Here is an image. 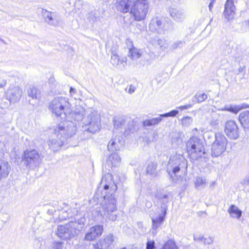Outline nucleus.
<instances>
[{"label":"nucleus","mask_w":249,"mask_h":249,"mask_svg":"<svg viewBox=\"0 0 249 249\" xmlns=\"http://www.w3.org/2000/svg\"><path fill=\"white\" fill-rule=\"evenodd\" d=\"M196 94L192 98V101L193 105L197 103V99Z\"/></svg>","instance_id":"nucleus-55"},{"label":"nucleus","mask_w":249,"mask_h":249,"mask_svg":"<svg viewBox=\"0 0 249 249\" xmlns=\"http://www.w3.org/2000/svg\"><path fill=\"white\" fill-rule=\"evenodd\" d=\"M161 249H178V247L174 240L169 239L164 243Z\"/></svg>","instance_id":"nucleus-34"},{"label":"nucleus","mask_w":249,"mask_h":249,"mask_svg":"<svg viewBox=\"0 0 249 249\" xmlns=\"http://www.w3.org/2000/svg\"><path fill=\"white\" fill-rule=\"evenodd\" d=\"M238 121L244 129H249V110L241 112L238 116Z\"/></svg>","instance_id":"nucleus-24"},{"label":"nucleus","mask_w":249,"mask_h":249,"mask_svg":"<svg viewBox=\"0 0 249 249\" xmlns=\"http://www.w3.org/2000/svg\"><path fill=\"white\" fill-rule=\"evenodd\" d=\"M101 14L100 11L94 8L90 9L86 15L87 20L91 24H93L100 20Z\"/></svg>","instance_id":"nucleus-21"},{"label":"nucleus","mask_w":249,"mask_h":249,"mask_svg":"<svg viewBox=\"0 0 249 249\" xmlns=\"http://www.w3.org/2000/svg\"><path fill=\"white\" fill-rule=\"evenodd\" d=\"M217 136V133H215L213 131H208L205 132L203 134V138L206 142H207L212 145L215 140V137Z\"/></svg>","instance_id":"nucleus-33"},{"label":"nucleus","mask_w":249,"mask_h":249,"mask_svg":"<svg viewBox=\"0 0 249 249\" xmlns=\"http://www.w3.org/2000/svg\"><path fill=\"white\" fill-rule=\"evenodd\" d=\"M10 169V166L7 161L0 160V180L7 178Z\"/></svg>","instance_id":"nucleus-25"},{"label":"nucleus","mask_w":249,"mask_h":249,"mask_svg":"<svg viewBox=\"0 0 249 249\" xmlns=\"http://www.w3.org/2000/svg\"><path fill=\"white\" fill-rule=\"evenodd\" d=\"M27 94L29 97L33 99H39L41 96V91L36 87L30 85L27 89Z\"/></svg>","instance_id":"nucleus-26"},{"label":"nucleus","mask_w":249,"mask_h":249,"mask_svg":"<svg viewBox=\"0 0 249 249\" xmlns=\"http://www.w3.org/2000/svg\"><path fill=\"white\" fill-rule=\"evenodd\" d=\"M245 69H246V67L245 66H243V67H240L239 69H238V72H243L245 71Z\"/></svg>","instance_id":"nucleus-59"},{"label":"nucleus","mask_w":249,"mask_h":249,"mask_svg":"<svg viewBox=\"0 0 249 249\" xmlns=\"http://www.w3.org/2000/svg\"><path fill=\"white\" fill-rule=\"evenodd\" d=\"M178 110L176 108L175 109L172 110L168 112H166L164 114H161V115L163 118L169 117H174L177 116V115L178 114Z\"/></svg>","instance_id":"nucleus-40"},{"label":"nucleus","mask_w":249,"mask_h":249,"mask_svg":"<svg viewBox=\"0 0 249 249\" xmlns=\"http://www.w3.org/2000/svg\"><path fill=\"white\" fill-rule=\"evenodd\" d=\"M162 213L160 214L156 218H152V221H154L157 223H159L160 225L163 224V222L164 220V217L166 213H163V210L161 209Z\"/></svg>","instance_id":"nucleus-36"},{"label":"nucleus","mask_w":249,"mask_h":249,"mask_svg":"<svg viewBox=\"0 0 249 249\" xmlns=\"http://www.w3.org/2000/svg\"><path fill=\"white\" fill-rule=\"evenodd\" d=\"M136 89V87L132 85H130L128 87H127L125 89L126 91L130 94L133 93Z\"/></svg>","instance_id":"nucleus-51"},{"label":"nucleus","mask_w":249,"mask_h":249,"mask_svg":"<svg viewBox=\"0 0 249 249\" xmlns=\"http://www.w3.org/2000/svg\"><path fill=\"white\" fill-rule=\"evenodd\" d=\"M152 23L156 24L159 29H161L162 28V21L161 19L156 18V19H153Z\"/></svg>","instance_id":"nucleus-46"},{"label":"nucleus","mask_w":249,"mask_h":249,"mask_svg":"<svg viewBox=\"0 0 249 249\" xmlns=\"http://www.w3.org/2000/svg\"><path fill=\"white\" fill-rule=\"evenodd\" d=\"M6 84V81L4 79H0V88L4 87Z\"/></svg>","instance_id":"nucleus-56"},{"label":"nucleus","mask_w":249,"mask_h":249,"mask_svg":"<svg viewBox=\"0 0 249 249\" xmlns=\"http://www.w3.org/2000/svg\"><path fill=\"white\" fill-rule=\"evenodd\" d=\"M76 91V89L72 88V87H70V92L71 94L72 93H74Z\"/></svg>","instance_id":"nucleus-60"},{"label":"nucleus","mask_w":249,"mask_h":249,"mask_svg":"<svg viewBox=\"0 0 249 249\" xmlns=\"http://www.w3.org/2000/svg\"><path fill=\"white\" fill-rule=\"evenodd\" d=\"M0 40L2 43H3L4 44H6L5 41L3 39H1V38H0Z\"/></svg>","instance_id":"nucleus-63"},{"label":"nucleus","mask_w":249,"mask_h":249,"mask_svg":"<svg viewBox=\"0 0 249 249\" xmlns=\"http://www.w3.org/2000/svg\"><path fill=\"white\" fill-rule=\"evenodd\" d=\"M71 104L68 98L62 96L57 97L50 103L49 108L52 110L54 119L59 124L68 126L69 123L76 125L83 119L84 109L79 107L73 111L71 110Z\"/></svg>","instance_id":"nucleus-2"},{"label":"nucleus","mask_w":249,"mask_h":249,"mask_svg":"<svg viewBox=\"0 0 249 249\" xmlns=\"http://www.w3.org/2000/svg\"><path fill=\"white\" fill-rule=\"evenodd\" d=\"M213 237H209L208 238L204 237L203 244L204 245H211L213 243Z\"/></svg>","instance_id":"nucleus-50"},{"label":"nucleus","mask_w":249,"mask_h":249,"mask_svg":"<svg viewBox=\"0 0 249 249\" xmlns=\"http://www.w3.org/2000/svg\"><path fill=\"white\" fill-rule=\"evenodd\" d=\"M145 249H157L155 241L147 239V242L146 243Z\"/></svg>","instance_id":"nucleus-43"},{"label":"nucleus","mask_w":249,"mask_h":249,"mask_svg":"<svg viewBox=\"0 0 249 249\" xmlns=\"http://www.w3.org/2000/svg\"><path fill=\"white\" fill-rule=\"evenodd\" d=\"M169 12L171 17L177 22H182L185 18L184 12L180 9L170 8Z\"/></svg>","instance_id":"nucleus-22"},{"label":"nucleus","mask_w":249,"mask_h":249,"mask_svg":"<svg viewBox=\"0 0 249 249\" xmlns=\"http://www.w3.org/2000/svg\"><path fill=\"white\" fill-rule=\"evenodd\" d=\"M247 23H248V25L249 27V19L247 21Z\"/></svg>","instance_id":"nucleus-64"},{"label":"nucleus","mask_w":249,"mask_h":249,"mask_svg":"<svg viewBox=\"0 0 249 249\" xmlns=\"http://www.w3.org/2000/svg\"><path fill=\"white\" fill-rule=\"evenodd\" d=\"M113 122L114 126L116 129L122 127L125 123V120L123 118L114 119Z\"/></svg>","instance_id":"nucleus-35"},{"label":"nucleus","mask_w":249,"mask_h":249,"mask_svg":"<svg viewBox=\"0 0 249 249\" xmlns=\"http://www.w3.org/2000/svg\"><path fill=\"white\" fill-rule=\"evenodd\" d=\"M100 241L105 249H111L114 246V237L112 234H109Z\"/></svg>","instance_id":"nucleus-28"},{"label":"nucleus","mask_w":249,"mask_h":249,"mask_svg":"<svg viewBox=\"0 0 249 249\" xmlns=\"http://www.w3.org/2000/svg\"><path fill=\"white\" fill-rule=\"evenodd\" d=\"M41 161L39 154L35 149H27L21 156V163L28 169H35L39 165Z\"/></svg>","instance_id":"nucleus-7"},{"label":"nucleus","mask_w":249,"mask_h":249,"mask_svg":"<svg viewBox=\"0 0 249 249\" xmlns=\"http://www.w3.org/2000/svg\"><path fill=\"white\" fill-rule=\"evenodd\" d=\"M157 165L158 164L155 162H150L147 165L144 173L150 178L155 177L157 175Z\"/></svg>","instance_id":"nucleus-27"},{"label":"nucleus","mask_w":249,"mask_h":249,"mask_svg":"<svg viewBox=\"0 0 249 249\" xmlns=\"http://www.w3.org/2000/svg\"><path fill=\"white\" fill-rule=\"evenodd\" d=\"M234 0H227L224 5L223 14L228 22H231L235 15L236 8L234 4Z\"/></svg>","instance_id":"nucleus-13"},{"label":"nucleus","mask_w":249,"mask_h":249,"mask_svg":"<svg viewBox=\"0 0 249 249\" xmlns=\"http://www.w3.org/2000/svg\"><path fill=\"white\" fill-rule=\"evenodd\" d=\"M197 99V103H201L208 98V96L205 93H201V94H196Z\"/></svg>","instance_id":"nucleus-44"},{"label":"nucleus","mask_w":249,"mask_h":249,"mask_svg":"<svg viewBox=\"0 0 249 249\" xmlns=\"http://www.w3.org/2000/svg\"><path fill=\"white\" fill-rule=\"evenodd\" d=\"M188 157L192 162L205 159L207 156L203 141L196 136H192L186 142Z\"/></svg>","instance_id":"nucleus-5"},{"label":"nucleus","mask_w":249,"mask_h":249,"mask_svg":"<svg viewBox=\"0 0 249 249\" xmlns=\"http://www.w3.org/2000/svg\"><path fill=\"white\" fill-rule=\"evenodd\" d=\"M117 188V186L114 182L111 175L108 174L102 178L95 195L97 199H103L101 204L104 213L99 211V214L101 216L107 215L109 220L112 221H115L117 217V214L113 213L117 210L114 191L116 190Z\"/></svg>","instance_id":"nucleus-1"},{"label":"nucleus","mask_w":249,"mask_h":249,"mask_svg":"<svg viewBox=\"0 0 249 249\" xmlns=\"http://www.w3.org/2000/svg\"><path fill=\"white\" fill-rule=\"evenodd\" d=\"M185 42L181 40H178L173 43L170 46L171 49L176 50L183 47Z\"/></svg>","instance_id":"nucleus-39"},{"label":"nucleus","mask_w":249,"mask_h":249,"mask_svg":"<svg viewBox=\"0 0 249 249\" xmlns=\"http://www.w3.org/2000/svg\"><path fill=\"white\" fill-rule=\"evenodd\" d=\"M138 127L136 125L135 122L130 120L127 122V126L124 129V132L125 136L129 135L130 133H133L137 130Z\"/></svg>","instance_id":"nucleus-30"},{"label":"nucleus","mask_w":249,"mask_h":249,"mask_svg":"<svg viewBox=\"0 0 249 249\" xmlns=\"http://www.w3.org/2000/svg\"><path fill=\"white\" fill-rule=\"evenodd\" d=\"M193 107V104H188L185 105H183L184 110L188 109Z\"/></svg>","instance_id":"nucleus-57"},{"label":"nucleus","mask_w":249,"mask_h":249,"mask_svg":"<svg viewBox=\"0 0 249 249\" xmlns=\"http://www.w3.org/2000/svg\"><path fill=\"white\" fill-rule=\"evenodd\" d=\"M206 181L205 178L201 177H197L195 181V184L196 187H203L206 184Z\"/></svg>","instance_id":"nucleus-37"},{"label":"nucleus","mask_w":249,"mask_h":249,"mask_svg":"<svg viewBox=\"0 0 249 249\" xmlns=\"http://www.w3.org/2000/svg\"><path fill=\"white\" fill-rule=\"evenodd\" d=\"M138 226L139 228H140L141 227H142L143 225L142 222H140L138 223Z\"/></svg>","instance_id":"nucleus-62"},{"label":"nucleus","mask_w":249,"mask_h":249,"mask_svg":"<svg viewBox=\"0 0 249 249\" xmlns=\"http://www.w3.org/2000/svg\"><path fill=\"white\" fill-rule=\"evenodd\" d=\"M135 0H120L117 4V8L118 11L124 13L130 11L133 7Z\"/></svg>","instance_id":"nucleus-19"},{"label":"nucleus","mask_w":249,"mask_h":249,"mask_svg":"<svg viewBox=\"0 0 249 249\" xmlns=\"http://www.w3.org/2000/svg\"><path fill=\"white\" fill-rule=\"evenodd\" d=\"M224 132L231 139L236 140L239 136V127L235 121L229 120L225 124Z\"/></svg>","instance_id":"nucleus-11"},{"label":"nucleus","mask_w":249,"mask_h":249,"mask_svg":"<svg viewBox=\"0 0 249 249\" xmlns=\"http://www.w3.org/2000/svg\"><path fill=\"white\" fill-rule=\"evenodd\" d=\"M128 42L131 44L132 47L129 49V53L128 56L130 57L132 59H137L140 57L141 54L139 53V51L137 49L135 48L133 44L132 41L130 39L128 38L126 40Z\"/></svg>","instance_id":"nucleus-32"},{"label":"nucleus","mask_w":249,"mask_h":249,"mask_svg":"<svg viewBox=\"0 0 249 249\" xmlns=\"http://www.w3.org/2000/svg\"><path fill=\"white\" fill-rule=\"evenodd\" d=\"M228 143V139L223 134L217 133L211 148L212 157L216 158L221 156L226 150Z\"/></svg>","instance_id":"nucleus-10"},{"label":"nucleus","mask_w":249,"mask_h":249,"mask_svg":"<svg viewBox=\"0 0 249 249\" xmlns=\"http://www.w3.org/2000/svg\"><path fill=\"white\" fill-rule=\"evenodd\" d=\"M64 243L60 241H54L52 244L53 249H63Z\"/></svg>","instance_id":"nucleus-42"},{"label":"nucleus","mask_w":249,"mask_h":249,"mask_svg":"<svg viewBox=\"0 0 249 249\" xmlns=\"http://www.w3.org/2000/svg\"><path fill=\"white\" fill-rule=\"evenodd\" d=\"M155 196L161 203V209L163 210V213H166L169 199L168 194L163 189L160 188L157 190Z\"/></svg>","instance_id":"nucleus-14"},{"label":"nucleus","mask_w":249,"mask_h":249,"mask_svg":"<svg viewBox=\"0 0 249 249\" xmlns=\"http://www.w3.org/2000/svg\"><path fill=\"white\" fill-rule=\"evenodd\" d=\"M126 57L120 58L118 54H111L110 63L115 68L120 70L124 69L127 64Z\"/></svg>","instance_id":"nucleus-18"},{"label":"nucleus","mask_w":249,"mask_h":249,"mask_svg":"<svg viewBox=\"0 0 249 249\" xmlns=\"http://www.w3.org/2000/svg\"><path fill=\"white\" fill-rule=\"evenodd\" d=\"M192 122L193 119L189 116L184 117L181 119V124L184 126H189Z\"/></svg>","instance_id":"nucleus-38"},{"label":"nucleus","mask_w":249,"mask_h":249,"mask_svg":"<svg viewBox=\"0 0 249 249\" xmlns=\"http://www.w3.org/2000/svg\"><path fill=\"white\" fill-rule=\"evenodd\" d=\"M66 206L68 207V205L66 203H62V206H58L57 210L58 211H61L62 212L63 211H65L64 209V208Z\"/></svg>","instance_id":"nucleus-54"},{"label":"nucleus","mask_w":249,"mask_h":249,"mask_svg":"<svg viewBox=\"0 0 249 249\" xmlns=\"http://www.w3.org/2000/svg\"><path fill=\"white\" fill-rule=\"evenodd\" d=\"M84 216L76 215L71 220L64 225H58L56 234L64 240L70 239L79 234L85 225Z\"/></svg>","instance_id":"nucleus-4"},{"label":"nucleus","mask_w":249,"mask_h":249,"mask_svg":"<svg viewBox=\"0 0 249 249\" xmlns=\"http://www.w3.org/2000/svg\"><path fill=\"white\" fill-rule=\"evenodd\" d=\"M68 126L59 124L58 127L54 129V135L50 139L48 145L50 149L54 152L57 151L64 144L66 140L75 134L77 127L72 123Z\"/></svg>","instance_id":"nucleus-3"},{"label":"nucleus","mask_w":249,"mask_h":249,"mask_svg":"<svg viewBox=\"0 0 249 249\" xmlns=\"http://www.w3.org/2000/svg\"><path fill=\"white\" fill-rule=\"evenodd\" d=\"M56 211V209L54 206L53 205V207L51 208H49L47 210V213L50 215H52L53 214L54 212H55Z\"/></svg>","instance_id":"nucleus-53"},{"label":"nucleus","mask_w":249,"mask_h":249,"mask_svg":"<svg viewBox=\"0 0 249 249\" xmlns=\"http://www.w3.org/2000/svg\"><path fill=\"white\" fill-rule=\"evenodd\" d=\"M152 233L153 235H155L157 233V229L160 227L161 225L155 222L154 221H152Z\"/></svg>","instance_id":"nucleus-47"},{"label":"nucleus","mask_w":249,"mask_h":249,"mask_svg":"<svg viewBox=\"0 0 249 249\" xmlns=\"http://www.w3.org/2000/svg\"><path fill=\"white\" fill-rule=\"evenodd\" d=\"M153 44H157L159 45L160 48L162 49H165L166 48L165 42L164 39H159L158 37H156L153 39Z\"/></svg>","instance_id":"nucleus-41"},{"label":"nucleus","mask_w":249,"mask_h":249,"mask_svg":"<svg viewBox=\"0 0 249 249\" xmlns=\"http://www.w3.org/2000/svg\"><path fill=\"white\" fill-rule=\"evenodd\" d=\"M110 154L107 159L106 164L108 167H116L121 161V158L116 151H111Z\"/></svg>","instance_id":"nucleus-23"},{"label":"nucleus","mask_w":249,"mask_h":249,"mask_svg":"<svg viewBox=\"0 0 249 249\" xmlns=\"http://www.w3.org/2000/svg\"><path fill=\"white\" fill-rule=\"evenodd\" d=\"M230 216L239 219L242 216V211L234 205H231L228 210Z\"/></svg>","instance_id":"nucleus-31"},{"label":"nucleus","mask_w":249,"mask_h":249,"mask_svg":"<svg viewBox=\"0 0 249 249\" xmlns=\"http://www.w3.org/2000/svg\"><path fill=\"white\" fill-rule=\"evenodd\" d=\"M85 112L83 113L84 114ZM83 124L87 128V131L92 134L95 133L99 131L101 128V117L96 111H93L88 115L86 118H84L83 116ZM81 120L80 121L81 122Z\"/></svg>","instance_id":"nucleus-9"},{"label":"nucleus","mask_w":249,"mask_h":249,"mask_svg":"<svg viewBox=\"0 0 249 249\" xmlns=\"http://www.w3.org/2000/svg\"><path fill=\"white\" fill-rule=\"evenodd\" d=\"M214 1L213 0H212L210 3H209V10L210 11H212V9L213 8V2Z\"/></svg>","instance_id":"nucleus-58"},{"label":"nucleus","mask_w":249,"mask_h":249,"mask_svg":"<svg viewBox=\"0 0 249 249\" xmlns=\"http://www.w3.org/2000/svg\"><path fill=\"white\" fill-rule=\"evenodd\" d=\"M22 93L21 89L18 87H14L6 92V99L9 101L11 104L16 103L20 99Z\"/></svg>","instance_id":"nucleus-15"},{"label":"nucleus","mask_w":249,"mask_h":249,"mask_svg":"<svg viewBox=\"0 0 249 249\" xmlns=\"http://www.w3.org/2000/svg\"><path fill=\"white\" fill-rule=\"evenodd\" d=\"M176 109H178V110H184L183 106H181L177 107H176Z\"/></svg>","instance_id":"nucleus-61"},{"label":"nucleus","mask_w":249,"mask_h":249,"mask_svg":"<svg viewBox=\"0 0 249 249\" xmlns=\"http://www.w3.org/2000/svg\"><path fill=\"white\" fill-rule=\"evenodd\" d=\"M204 237L203 235H194V240L196 242H204Z\"/></svg>","instance_id":"nucleus-49"},{"label":"nucleus","mask_w":249,"mask_h":249,"mask_svg":"<svg viewBox=\"0 0 249 249\" xmlns=\"http://www.w3.org/2000/svg\"><path fill=\"white\" fill-rule=\"evenodd\" d=\"M69 211H71V210H65V211L62 212L61 214H60V218L62 220H65L67 218L69 219L71 216H69Z\"/></svg>","instance_id":"nucleus-45"},{"label":"nucleus","mask_w":249,"mask_h":249,"mask_svg":"<svg viewBox=\"0 0 249 249\" xmlns=\"http://www.w3.org/2000/svg\"><path fill=\"white\" fill-rule=\"evenodd\" d=\"M124 141L122 137H116L111 139L107 145V149L109 151H117L120 150L124 145Z\"/></svg>","instance_id":"nucleus-17"},{"label":"nucleus","mask_w":249,"mask_h":249,"mask_svg":"<svg viewBox=\"0 0 249 249\" xmlns=\"http://www.w3.org/2000/svg\"><path fill=\"white\" fill-rule=\"evenodd\" d=\"M249 108V105L246 103H242L239 105H228L225 106L222 110L227 111L233 114H237L243 109Z\"/></svg>","instance_id":"nucleus-20"},{"label":"nucleus","mask_w":249,"mask_h":249,"mask_svg":"<svg viewBox=\"0 0 249 249\" xmlns=\"http://www.w3.org/2000/svg\"><path fill=\"white\" fill-rule=\"evenodd\" d=\"M149 2L147 0H135L131 9V14L136 21L144 19L148 12Z\"/></svg>","instance_id":"nucleus-8"},{"label":"nucleus","mask_w":249,"mask_h":249,"mask_svg":"<svg viewBox=\"0 0 249 249\" xmlns=\"http://www.w3.org/2000/svg\"><path fill=\"white\" fill-rule=\"evenodd\" d=\"M118 46L116 43L113 42L112 45L110 49L111 54H117V52L118 50Z\"/></svg>","instance_id":"nucleus-48"},{"label":"nucleus","mask_w":249,"mask_h":249,"mask_svg":"<svg viewBox=\"0 0 249 249\" xmlns=\"http://www.w3.org/2000/svg\"><path fill=\"white\" fill-rule=\"evenodd\" d=\"M104 231V227L102 225H96L91 227L89 231L86 233L85 240L92 241L101 236Z\"/></svg>","instance_id":"nucleus-12"},{"label":"nucleus","mask_w":249,"mask_h":249,"mask_svg":"<svg viewBox=\"0 0 249 249\" xmlns=\"http://www.w3.org/2000/svg\"><path fill=\"white\" fill-rule=\"evenodd\" d=\"M163 118L161 114H160L159 117L153 118L150 119H146L143 121L142 126L146 128L147 126H151L158 124L162 120Z\"/></svg>","instance_id":"nucleus-29"},{"label":"nucleus","mask_w":249,"mask_h":249,"mask_svg":"<svg viewBox=\"0 0 249 249\" xmlns=\"http://www.w3.org/2000/svg\"><path fill=\"white\" fill-rule=\"evenodd\" d=\"M93 246L95 249H105L100 240L96 244H94Z\"/></svg>","instance_id":"nucleus-52"},{"label":"nucleus","mask_w":249,"mask_h":249,"mask_svg":"<svg viewBox=\"0 0 249 249\" xmlns=\"http://www.w3.org/2000/svg\"><path fill=\"white\" fill-rule=\"evenodd\" d=\"M187 160L180 154H176L170 157L167 165V172L174 182L178 180L181 176H178V173L181 169H186Z\"/></svg>","instance_id":"nucleus-6"},{"label":"nucleus","mask_w":249,"mask_h":249,"mask_svg":"<svg viewBox=\"0 0 249 249\" xmlns=\"http://www.w3.org/2000/svg\"><path fill=\"white\" fill-rule=\"evenodd\" d=\"M42 14L45 21L50 25L55 26L58 24V17L55 13L51 12L43 9Z\"/></svg>","instance_id":"nucleus-16"}]
</instances>
